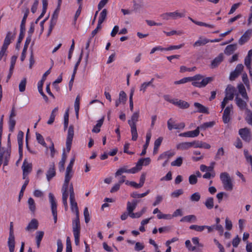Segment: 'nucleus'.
<instances>
[{"mask_svg":"<svg viewBox=\"0 0 252 252\" xmlns=\"http://www.w3.org/2000/svg\"><path fill=\"white\" fill-rule=\"evenodd\" d=\"M71 177L70 176H65V179L64 181V183L62 188V200L63 204L64 206L65 210H66L68 208L67 205V198L68 196V189L69 187V183L71 179Z\"/></svg>","mask_w":252,"mask_h":252,"instance_id":"obj_1","label":"nucleus"},{"mask_svg":"<svg viewBox=\"0 0 252 252\" xmlns=\"http://www.w3.org/2000/svg\"><path fill=\"white\" fill-rule=\"evenodd\" d=\"M220 179L225 190L231 191L233 189V185L232 181L228 173H221L220 174Z\"/></svg>","mask_w":252,"mask_h":252,"instance_id":"obj_2","label":"nucleus"},{"mask_svg":"<svg viewBox=\"0 0 252 252\" xmlns=\"http://www.w3.org/2000/svg\"><path fill=\"white\" fill-rule=\"evenodd\" d=\"M69 200L70 203V208L72 212H74L75 214H77L79 211L77 203L75 201V193L74 192L72 184L69 185Z\"/></svg>","mask_w":252,"mask_h":252,"instance_id":"obj_3","label":"nucleus"},{"mask_svg":"<svg viewBox=\"0 0 252 252\" xmlns=\"http://www.w3.org/2000/svg\"><path fill=\"white\" fill-rule=\"evenodd\" d=\"M73 136H74V126L73 125H70L69 126V128L68 129L67 136L66 140V150H67V152H69V151L71 149V144H72Z\"/></svg>","mask_w":252,"mask_h":252,"instance_id":"obj_4","label":"nucleus"},{"mask_svg":"<svg viewBox=\"0 0 252 252\" xmlns=\"http://www.w3.org/2000/svg\"><path fill=\"white\" fill-rule=\"evenodd\" d=\"M160 16L164 20H169L170 19L175 20L178 17H184L185 15L183 13L178 12V11H176L173 12L164 13L161 14Z\"/></svg>","mask_w":252,"mask_h":252,"instance_id":"obj_5","label":"nucleus"},{"mask_svg":"<svg viewBox=\"0 0 252 252\" xmlns=\"http://www.w3.org/2000/svg\"><path fill=\"white\" fill-rule=\"evenodd\" d=\"M213 80L214 77H208L205 78H203L201 82L193 81L192 82V85L196 87L203 88L205 87L208 84Z\"/></svg>","mask_w":252,"mask_h":252,"instance_id":"obj_6","label":"nucleus"},{"mask_svg":"<svg viewBox=\"0 0 252 252\" xmlns=\"http://www.w3.org/2000/svg\"><path fill=\"white\" fill-rule=\"evenodd\" d=\"M239 134L242 139L246 142H249L251 138V131L247 127L241 128L239 130Z\"/></svg>","mask_w":252,"mask_h":252,"instance_id":"obj_7","label":"nucleus"},{"mask_svg":"<svg viewBox=\"0 0 252 252\" xmlns=\"http://www.w3.org/2000/svg\"><path fill=\"white\" fill-rule=\"evenodd\" d=\"M252 36V29H248L242 35L238 40L240 45H242L247 42Z\"/></svg>","mask_w":252,"mask_h":252,"instance_id":"obj_8","label":"nucleus"},{"mask_svg":"<svg viewBox=\"0 0 252 252\" xmlns=\"http://www.w3.org/2000/svg\"><path fill=\"white\" fill-rule=\"evenodd\" d=\"M138 172L137 167H134L130 169H127V166H125L122 168H119L117 172L115 173V176H118L121 175L124 173H135Z\"/></svg>","mask_w":252,"mask_h":252,"instance_id":"obj_9","label":"nucleus"},{"mask_svg":"<svg viewBox=\"0 0 252 252\" xmlns=\"http://www.w3.org/2000/svg\"><path fill=\"white\" fill-rule=\"evenodd\" d=\"M24 137V132L19 131L17 135V141L19 146V160H20L23 156V139Z\"/></svg>","mask_w":252,"mask_h":252,"instance_id":"obj_10","label":"nucleus"},{"mask_svg":"<svg viewBox=\"0 0 252 252\" xmlns=\"http://www.w3.org/2000/svg\"><path fill=\"white\" fill-rule=\"evenodd\" d=\"M233 108L232 105L227 106L224 110L222 120L224 124L228 123L230 120V113Z\"/></svg>","mask_w":252,"mask_h":252,"instance_id":"obj_11","label":"nucleus"},{"mask_svg":"<svg viewBox=\"0 0 252 252\" xmlns=\"http://www.w3.org/2000/svg\"><path fill=\"white\" fill-rule=\"evenodd\" d=\"M166 100L167 101H168L174 105L178 106V107H179L180 108H182V109H186V108H188V107H189V103L184 100H178L177 99H175V100L166 99Z\"/></svg>","mask_w":252,"mask_h":252,"instance_id":"obj_12","label":"nucleus"},{"mask_svg":"<svg viewBox=\"0 0 252 252\" xmlns=\"http://www.w3.org/2000/svg\"><path fill=\"white\" fill-rule=\"evenodd\" d=\"M174 155V153L171 152L170 151H166L160 155L158 158V160L166 159L165 161L162 164V166L165 167L167 165L169 159Z\"/></svg>","mask_w":252,"mask_h":252,"instance_id":"obj_13","label":"nucleus"},{"mask_svg":"<svg viewBox=\"0 0 252 252\" xmlns=\"http://www.w3.org/2000/svg\"><path fill=\"white\" fill-rule=\"evenodd\" d=\"M235 91V88L231 85H228L225 90V97L228 100H231L234 98V93Z\"/></svg>","mask_w":252,"mask_h":252,"instance_id":"obj_14","label":"nucleus"},{"mask_svg":"<svg viewBox=\"0 0 252 252\" xmlns=\"http://www.w3.org/2000/svg\"><path fill=\"white\" fill-rule=\"evenodd\" d=\"M199 127H197L194 130L188 131L179 134L181 137H195L199 134Z\"/></svg>","mask_w":252,"mask_h":252,"instance_id":"obj_15","label":"nucleus"},{"mask_svg":"<svg viewBox=\"0 0 252 252\" xmlns=\"http://www.w3.org/2000/svg\"><path fill=\"white\" fill-rule=\"evenodd\" d=\"M56 175L55 166L54 162L50 164V167L46 174V178L48 181H50Z\"/></svg>","mask_w":252,"mask_h":252,"instance_id":"obj_16","label":"nucleus"},{"mask_svg":"<svg viewBox=\"0 0 252 252\" xmlns=\"http://www.w3.org/2000/svg\"><path fill=\"white\" fill-rule=\"evenodd\" d=\"M151 162L150 158H142L139 159L137 162L136 167H137L138 172L142 169L143 165H148Z\"/></svg>","mask_w":252,"mask_h":252,"instance_id":"obj_17","label":"nucleus"},{"mask_svg":"<svg viewBox=\"0 0 252 252\" xmlns=\"http://www.w3.org/2000/svg\"><path fill=\"white\" fill-rule=\"evenodd\" d=\"M223 60V54L220 53L212 61L211 67L216 68L222 62Z\"/></svg>","mask_w":252,"mask_h":252,"instance_id":"obj_18","label":"nucleus"},{"mask_svg":"<svg viewBox=\"0 0 252 252\" xmlns=\"http://www.w3.org/2000/svg\"><path fill=\"white\" fill-rule=\"evenodd\" d=\"M235 100L236 101V103L237 105L239 107V108L241 110L245 109L246 110L247 104L246 101L243 100L240 97H239L238 95L235 97Z\"/></svg>","mask_w":252,"mask_h":252,"instance_id":"obj_19","label":"nucleus"},{"mask_svg":"<svg viewBox=\"0 0 252 252\" xmlns=\"http://www.w3.org/2000/svg\"><path fill=\"white\" fill-rule=\"evenodd\" d=\"M11 39H13V36L11 35V32H8L6 33L2 47L7 49L8 45L11 43Z\"/></svg>","mask_w":252,"mask_h":252,"instance_id":"obj_20","label":"nucleus"},{"mask_svg":"<svg viewBox=\"0 0 252 252\" xmlns=\"http://www.w3.org/2000/svg\"><path fill=\"white\" fill-rule=\"evenodd\" d=\"M194 106L196 108H197V112H198L202 113L207 114H208L209 113V111H208V108L198 102H195L194 103Z\"/></svg>","mask_w":252,"mask_h":252,"instance_id":"obj_21","label":"nucleus"},{"mask_svg":"<svg viewBox=\"0 0 252 252\" xmlns=\"http://www.w3.org/2000/svg\"><path fill=\"white\" fill-rule=\"evenodd\" d=\"M38 226V221L35 219H33L30 222L26 228V230L27 231H30L32 229L36 230L37 229Z\"/></svg>","mask_w":252,"mask_h":252,"instance_id":"obj_22","label":"nucleus"},{"mask_svg":"<svg viewBox=\"0 0 252 252\" xmlns=\"http://www.w3.org/2000/svg\"><path fill=\"white\" fill-rule=\"evenodd\" d=\"M237 87H238L239 93L241 94L242 96L244 99H245L246 100H248L249 97H248V95L246 92L245 87L244 86V85L243 84L241 83L238 85Z\"/></svg>","mask_w":252,"mask_h":252,"instance_id":"obj_23","label":"nucleus"},{"mask_svg":"<svg viewBox=\"0 0 252 252\" xmlns=\"http://www.w3.org/2000/svg\"><path fill=\"white\" fill-rule=\"evenodd\" d=\"M237 48V44L236 43L227 45L224 50V53L227 55H230L236 50Z\"/></svg>","mask_w":252,"mask_h":252,"instance_id":"obj_24","label":"nucleus"},{"mask_svg":"<svg viewBox=\"0 0 252 252\" xmlns=\"http://www.w3.org/2000/svg\"><path fill=\"white\" fill-rule=\"evenodd\" d=\"M49 198L51 205L52 212H57V203L53 193L51 192L49 193Z\"/></svg>","mask_w":252,"mask_h":252,"instance_id":"obj_25","label":"nucleus"},{"mask_svg":"<svg viewBox=\"0 0 252 252\" xmlns=\"http://www.w3.org/2000/svg\"><path fill=\"white\" fill-rule=\"evenodd\" d=\"M66 158L67 156L65 153L64 150H63L62 156L61 160L59 162V168L60 172H62L64 170V164L66 161Z\"/></svg>","mask_w":252,"mask_h":252,"instance_id":"obj_26","label":"nucleus"},{"mask_svg":"<svg viewBox=\"0 0 252 252\" xmlns=\"http://www.w3.org/2000/svg\"><path fill=\"white\" fill-rule=\"evenodd\" d=\"M75 161V158H72L68 165L65 172V175L66 176H70L72 177L73 173H72V167L74 164V162Z\"/></svg>","mask_w":252,"mask_h":252,"instance_id":"obj_27","label":"nucleus"},{"mask_svg":"<svg viewBox=\"0 0 252 252\" xmlns=\"http://www.w3.org/2000/svg\"><path fill=\"white\" fill-rule=\"evenodd\" d=\"M197 220L196 217L194 215H190L183 217L181 222H195Z\"/></svg>","mask_w":252,"mask_h":252,"instance_id":"obj_28","label":"nucleus"},{"mask_svg":"<svg viewBox=\"0 0 252 252\" xmlns=\"http://www.w3.org/2000/svg\"><path fill=\"white\" fill-rule=\"evenodd\" d=\"M139 117V112H134L131 116V119L128 121V124L129 126H132L133 124L136 125V122L138 121Z\"/></svg>","mask_w":252,"mask_h":252,"instance_id":"obj_29","label":"nucleus"},{"mask_svg":"<svg viewBox=\"0 0 252 252\" xmlns=\"http://www.w3.org/2000/svg\"><path fill=\"white\" fill-rule=\"evenodd\" d=\"M22 168L23 170V172H26L30 173L32 169V164L30 163H29L27 160L25 159L23 162Z\"/></svg>","mask_w":252,"mask_h":252,"instance_id":"obj_30","label":"nucleus"},{"mask_svg":"<svg viewBox=\"0 0 252 252\" xmlns=\"http://www.w3.org/2000/svg\"><path fill=\"white\" fill-rule=\"evenodd\" d=\"M62 3H58V5L57 6L56 9L54 11L51 19L50 20L51 21L55 22V23H57V20L58 17V15L60 10L61 5Z\"/></svg>","mask_w":252,"mask_h":252,"instance_id":"obj_31","label":"nucleus"},{"mask_svg":"<svg viewBox=\"0 0 252 252\" xmlns=\"http://www.w3.org/2000/svg\"><path fill=\"white\" fill-rule=\"evenodd\" d=\"M131 128V133L132 135L131 140L136 141L138 137V133L136 128V125L133 124L132 126H129Z\"/></svg>","mask_w":252,"mask_h":252,"instance_id":"obj_32","label":"nucleus"},{"mask_svg":"<svg viewBox=\"0 0 252 252\" xmlns=\"http://www.w3.org/2000/svg\"><path fill=\"white\" fill-rule=\"evenodd\" d=\"M246 114L245 121L249 125L252 126V111L249 109H246Z\"/></svg>","mask_w":252,"mask_h":252,"instance_id":"obj_33","label":"nucleus"},{"mask_svg":"<svg viewBox=\"0 0 252 252\" xmlns=\"http://www.w3.org/2000/svg\"><path fill=\"white\" fill-rule=\"evenodd\" d=\"M8 246L9 250L15 249V237L14 234H9L8 240Z\"/></svg>","mask_w":252,"mask_h":252,"instance_id":"obj_34","label":"nucleus"},{"mask_svg":"<svg viewBox=\"0 0 252 252\" xmlns=\"http://www.w3.org/2000/svg\"><path fill=\"white\" fill-rule=\"evenodd\" d=\"M104 121V118H101L97 121L96 125L92 129V132L94 133H98L100 131V127L102 126Z\"/></svg>","mask_w":252,"mask_h":252,"instance_id":"obj_35","label":"nucleus"},{"mask_svg":"<svg viewBox=\"0 0 252 252\" xmlns=\"http://www.w3.org/2000/svg\"><path fill=\"white\" fill-rule=\"evenodd\" d=\"M80 96L78 95L76 97L75 102H74V109L75 111V114L77 118L79 116V111L80 108Z\"/></svg>","mask_w":252,"mask_h":252,"instance_id":"obj_36","label":"nucleus"},{"mask_svg":"<svg viewBox=\"0 0 252 252\" xmlns=\"http://www.w3.org/2000/svg\"><path fill=\"white\" fill-rule=\"evenodd\" d=\"M190 142H182L180 143L176 146V148L178 150H184L190 148Z\"/></svg>","mask_w":252,"mask_h":252,"instance_id":"obj_37","label":"nucleus"},{"mask_svg":"<svg viewBox=\"0 0 252 252\" xmlns=\"http://www.w3.org/2000/svg\"><path fill=\"white\" fill-rule=\"evenodd\" d=\"M107 14V10L106 9H103L100 12L98 18V23L102 24L105 20Z\"/></svg>","mask_w":252,"mask_h":252,"instance_id":"obj_38","label":"nucleus"},{"mask_svg":"<svg viewBox=\"0 0 252 252\" xmlns=\"http://www.w3.org/2000/svg\"><path fill=\"white\" fill-rule=\"evenodd\" d=\"M210 42V40L207 38L201 39L199 38L197 41H196L193 45V46L195 47L200 46L204 45H205L207 43Z\"/></svg>","mask_w":252,"mask_h":252,"instance_id":"obj_39","label":"nucleus"},{"mask_svg":"<svg viewBox=\"0 0 252 252\" xmlns=\"http://www.w3.org/2000/svg\"><path fill=\"white\" fill-rule=\"evenodd\" d=\"M72 229L73 235L80 234L81 229L80 223L72 222Z\"/></svg>","mask_w":252,"mask_h":252,"instance_id":"obj_40","label":"nucleus"},{"mask_svg":"<svg viewBox=\"0 0 252 252\" xmlns=\"http://www.w3.org/2000/svg\"><path fill=\"white\" fill-rule=\"evenodd\" d=\"M133 10L137 12L138 9L143 7V4L141 3L140 0H133Z\"/></svg>","mask_w":252,"mask_h":252,"instance_id":"obj_41","label":"nucleus"},{"mask_svg":"<svg viewBox=\"0 0 252 252\" xmlns=\"http://www.w3.org/2000/svg\"><path fill=\"white\" fill-rule=\"evenodd\" d=\"M204 204L206 208L208 209H211L214 207V199L213 197H209L208 198Z\"/></svg>","mask_w":252,"mask_h":252,"instance_id":"obj_42","label":"nucleus"},{"mask_svg":"<svg viewBox=\"0 0 252 252\" xmlns=\"http://www.w3.org/2000/svg\"><path fill=\"white\" fill-rule=\"evenodd\" d=\"M28 203L29 206V209L30 211L32 212H34L36 209V207L35 203L34 202L33 199L32 197L29 198L28 199Z\"/></svg>","mask_w":252,"mask_h":252,"instance_id":"obj_43","label":"nucleus"},{"mask_svg":"<svg viewBox=\"0 0 252 252\" xmlns=\"http://www.w3.org/2000/svg\"><path fill=\"white\" fill-rule=\"evenodd\" d=\"M43 84H42V82H38V90L39 91V93L42 96L44 99L47 101L48 100V97L44 94L43 93V90H42V87H43Z\"/></svg>","mask_w":252,"mask_h":252,"instance_id":"obj_44","label":"nucleus"},{"mask_svg":"<svg viewBox=\"0 0 252 252\" xmlns=\"http://www.w3.org/2000/svg\"><path fill=\"white\" fill-rule=\"evenodd\" d=\"M36 138L38 142L43 146L47 148V145L44 141L43 136L39 133H36Z\"/></svg>","mask_w":252,"mask_h":252,"instance_id":"obj_45","label":"nucleus"},{"mask_svg":"<svg viewBox=\"0 0 252 252\" xmlns=\"http://www.w3.org/2000/svg\"><path fill=\"white\" fill-rule=\"evenodd\" d=\"M183 158L181 157H178L175 160L171 162L172 166H180L182 164Z\"/></svg>","mask_w":252,"mask_h":252,"instance_id":"obj_46","label":"nucleus"},{"mask_svg":"<svg viewBox=\"0 0 252 252\" xmlns=\"http://www.w3.org/2000/svg\"><path fill=\"white\" fill-rule=\"evenodd\" d=\"M119 101H121L122 103L125 104L126 102L127 98H126V93L122 91L119 93Z\"/></svg>","mask_w":252,"mask_h":252,"instance_id":"obj_47","label":"nucleus"},{"mask_svg":"<svg viewBox=\"0 0 252 252\" xmlns=\"http://www.w3.org/2000/svg\"><path fill=\"white\" fill-rule=\"evenodd\" d=\"M27 84V79L24 78L20 82L19 85V89L20 92H23L25 91L26 86Z\"/></svg>","mask_w":252,"mask_h":252,"instance_id":"obj_48","label":"nucleus"},{"mask_svg":"<svg viewBox=\"0 0 252 252\" xmlns=\"http://www.w3.org/2000/svg\"><path fill=\"white\" fill-rule=\"evenodd\" d=\"M215 124L214 121L206 122L203 124L199 127V129H206L207 128L213 127Z\"/></svg>","mask_w":252,"mask_h":252,"instance_id":"obj_49","label":"nucleus"},{"mask_svg":"<svg viewBox=\"0 0 252 252\" xmlns=\"http://www.w3.org/2000/svg\"><path fill=\"white\" fill-rule=\"evenodd\" d=\"M205 227L204 225H191L189 226V229L197 232H202L204 230Z\"/></svg>","mask_w":252,"mask_h":252,"instance_id":"obj_50","label":"nucleus"},{"mask_svg":"<svg viewBox=\"0 0 252 252\" xmlns=\"http://www.w3.org/2000/svg\"><path fill=\"white\" fill-rule=\"evenodd\" d=\"M149 192V189H148L146 192L141 194H139L137 192H133L131 194L130 196L133 198H142L147 195Z\"/></svg>","mask_w":252,"mask_h":252,"instance_id":"obj_51","label":"nucleus"},{"mask_svg":"<svg viewBox=\"0 0 252 252\" xmlns=\"http://www.w3.org/2000/svg\"><path fill=\"white\" fill-rule=\"evenodd\" d=\"M134 92V88H132L130 90L129 94V108L131 111H133V95Z\"/></svg>","mask_w":252,"mask_h":252,"instance_id":"obj_52","label":"nucleus"},{"mask_svg":"<svg viewBox=\"0 0 252 252\" xmlns=\"http://www.w3.org/2000/svg\"><path fill=\"white\" fill-rule=\"evenodd\" d=\"M224 154V151L222 147L220 148L216 153L215 159L216 160H219L221 158V157L223 156Z\"/></svg>","mask_w":252,"mask_h":252,"instance_id":"obj_53","label":"nucleus"},{"mask_svg":"<svg viewBox=\"0 0 252 252\" xmlns=\"http://www.w3.org/2000/svg\"><path fill=\"white\" fill-rule=\"evenodd\" d=\"M177 126V124H175V122L172 118L169 119L167 121V127L169 130L175 129L174 127H176V126Z\"/></svg>","mask_w":252,"mask_h":252,"instance_id":"obj_54","label":"nucleus"},{"mask_svg":"<svg viewBox=\"0 0 252 252\" xmlns=\"http://www.w3.org/2000/svg\"><path fill=\"white\" fill-rule=\"evenodd\" d=\"M136 208L133 207V206L131 204V202L129 201L127 202V206H126V210L129 216L131 215L133 213V211L135 210Z\"/></svg>","mask_w":252,"mask_h":252,"instance_id":"obj_55","label":"nucleus"},{"mask_svg":"<svg viewBox=\"0 0 252 252\" xmlns=\"http://www.w3.org/2000/svg\"><path fill=\"white\" fill-rule=\"evenodd\" d=\"M192 22L194 23V24H195L196 25L200 26H205V27H208L210 28H213L214 27V26L213 25L208 24H207V23H205L204 22H199V21H196L195 20H192Z\"/></svg>","mask_w":252,"mask_h":252,"instance_id":"obj_56","label":"nucleus"},{"mask_svg":"<svg viewBox=\"0 0 252 252\" xmlns=\"http://www.w3.org/2000/svg\"><path fill=\"white\" fill-rule=\"evenodd\" d=\"M84 216L85 221L86 223H88L90 220V214L87 207H86L84 210Z\"/></svg>","mask_w":252,"mask_h":252,"instance_id":"obj_57","label":"nucleus"},{"mask_svg":"<svg viewBox=\"0 0 252 252\" xmlns=\"http://www.w3.org/2000/svg\"><path fill=\"white\" fill-rule=\"evenodd\" d=\"M16 124V121L13 118H9V130L13 131Z\"/></svg>","mask_w":252,"mask_h":252,"instance_id":"obj_58","label":"nucleus"},{"mask_svg":"<svg viewBox=\"0 0 252 252\" xmlns=\"http://www.w3.org/2000/svg\"><path fill=\"white\" fill-rule=\"evenodd\" d=\"M190 198L192 201H198L200 199V195L198 192H195L191 195Z\"/></svg>","mask_w":252,"mask_h":252,"instance_id":"obj_59","label":"nucleus"},{"mask_svg":"<svg viewBox=\"0 0 252 252\" xmlns=\"http://www.w3.org/2000/svg\"><path fill=\"white\" fill-rule=\"evenodd\" d=\"M189 184L191 185H194L196 184L197 182V178L196 176L194 174L191 175L189 177Z\"/></svg>","mask_w":252,"mask_h":252,"instance_id":"obj_60","label":"nucleus"},{"mask_svg":"<svg viewBox=\"0 0 252 252\" xmlns=\"http://www.w3.org/2000/svg\"><path fill=\"white\" fill-rule=\"evenodd\" d=\"M185 245L188 250L190 251H194L196 250V247L192 246L191 244L190 241L189 240L186 241Z\"/></svg>","mask_w":252,"mask_h":252,"instance_id":"obj_61","label":"nucleus"},{"mask_svg":"<svg viewBox=\"0 0 252 252\" xmlns=\"http://www.w3.org/2000/svg\"><path fill=\"white\" fill-rule=\"evenodd\" d=\"M242 80L246 86L249 88L250 87L249 81L247 74L246 72L243 73L242 74Z\"/></svg>","mask_w":252,"mask_h":252,"instance_id":"obj_62","label":"nucleus"},{"mask_svg":"<svg viewBox=\"0 0 252 252\" xmlns=\"http://www.w3.org/2000/svg\"><path fill=\"white\" fill-rule=\"evenodd\" d=\"M240 74V73L237 72L236 70H234L233 71L230 73L229 76V79L231 81H233L236 78H237L239 76Z\"/></svg>","mask_w":252,"mask_h":252,"instance_id":"obj_63","label":"nucleus"},{"mask_svg":"<svg viewBox=\"0 0 252 252\" xmlns=\"http://www.w3.org/2000/svg\"><path fill=\"white\" fill-rule=\"evenodd\" d=\"M183 193V190L182 189L176 190L175 191L172 192L171 195L173 197H178L180 195Z\"/></svg>","mask_w":252,"mask_h":252,"instance_id":"obj_64","label":"nucleus"}]
</instances>
